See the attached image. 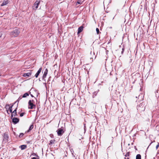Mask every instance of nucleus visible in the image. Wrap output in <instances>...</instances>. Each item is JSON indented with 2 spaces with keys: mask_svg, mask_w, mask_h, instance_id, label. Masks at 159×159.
Returning a JSON list of instances; mask_svg holds the SVG:
<instances>
[{
  "mask_svg": "<svg viewBox=\"0 0 159 159\" xmlns=\"http://www.w3.org/2000/svg\"><path fill=\"white\" fill-rule=\"evenodd\" d=\"M34 101L33 100H30L28 102V108L30 109H33L35 107V105L34 104Z\"/></svg>",
  "mask_w": 159,
  "mask_h": 159,
  "instance_id": "1",
  "label": "nucleus"
},
{
  "mask_svg": "<svg viewBox=\"0 0 159 159\" xmlns=\"http://www.w3.org/2000/svg\"><path fill=\"white\" fill-rule=\"evenodd\" d=\"M20 31L17 29H15L12 31L11 34V35L13 36H17L19 34Z\"/></svg>",
  "mask_w": 159,
  "mask_h": 159,
  "instance_id": "2",
  "label": "nucleus"
},
{
  "mask_svg": "<svg viewBox=\"0 0 159 159\" xmlns=\"http://www.w3.org/2000/svg\"><path fill=\"white\" fill-rule=\"evenodd\" d=\"M39 3L40 1H36L35 2L34 6L32 7L33 9L36 10L37 9L38 7V5H39Z\"/></svg>",
  "mask_w": 159,
  "mask_h": 159,
  "instance_id": "3",
  "label": "nucleus"
},
{
  "mask_svg": "<svg viewBox=\"0 0 159 159\" xmlns=\"http://www.w3.org/2000/svg\"><path fill=\"white\" fill-rule=\"evenodd\" d=\"M57 132L58 136H61L64 133L63 129L61 128L58 129Z\"/></svg>",
  "mask_w": 159,
  "mask_h": 159,
  "instance_id": "4",
  "label": "nucleus"
},
{
  "mask_svg": "<svg viewBox=\"0 0 159 159\" xmlns=\"http://www.w3.org/2000/svg\"><path fill=\"white\" fill-rule=\"evenodd\" d=\"M13 106V105H12L11 107H9V105L8 104H6V108L7 110V112L8 113V110H7L8 109L9 110L11 113H12V108Z\"/></svg>",
  "mask_w": 159,
  "mask_h": 159,
  "instance_id": "5",
  "label": "nucleus"
},
{
  "mask_svg": "<svg viewBox=\"0 0 159 159\" xmlns=\"http://www.w3.org/2000/svg\"><path fill=\"white\" fill-rule=\"evenodd\" d=\"M48 70L47 69H46L45 70H44V74H43V77H42V78H43V79H44L46 76H47V75L48 74Z\"/></svg>",
  "mask_w": 159,
  "mask_h": 159,
  "instance_id": "6",
  "label": "nucleus"
},
{
  "mask_svg": "<svg viewBox=\"0 0 159 159\" xmlns=\"http://www.w3.org/2000/svg\"><path fill=\"white\" fill-rule=\"evenodd\" d=\"M42 70V68L41 67H40L39 70L36 73V74L35 75V76L36 78H37L39 75V74L40 73L41 70Z\"/></svg>",
  "mask_w": 159,
  "mask_h": 159,
  "instance_id": "7",
  "label": "nucleus"
},
{
  "mask_svg": "<svg viewBox=\"0 0 159 159\" xmlns=\"http://www.w3.org/2000/svg\"><path fill=\"white\" fill-rule=\"evenodd\" d=\"M19 121V119L16 118L14 117L12 119V121L15 124H16L18 123Z\"/></svg>",
  "mask_w": 159,
  "mask_h": 159,
  "instance_id": "8",
  "label": "nucleus"
},
{
  "mask_svg": "<svg viewBox=\"0 0 159 159\" xmlns=\"http://www.w3.org/2000/svg\"><path fill=\"white\" fill-rule=\"evenodd\" d=\"M84 27L83 26H82L78 28V32L77 34H78L79 33H80V32H81L83 30Z\"/></svg>",
  "mask_w": 159,
  "mask_h": 159,
  "instance_id": "9",
  "label": "nucleus"
},
{
  "mask_svg": "<svg viewBox=\"0 0 159 159\" xmlns=\"http://www.w3.org/2000/svg\"><path fill=\"white\" fill-rule=\"evenodd\" d=\"M17 108H16L14 111L12 112V114L11 116V118H12L13 116H15L16 115V110Z\"/></svg>",
  "mask_w": 159,
  "mask_h": 159,
  "instance_id": "10",
  "label": "nucleus"
},
{
  "mask_svg": "<svg viewBox=\"0 0 159 159\" xmlns=\"http://www.w3.org/2000/svg\"><path fill=\"white\" fill-rule=\"evenodd\" d=\"M31 73L30 72H28L27 73H24L23 75V76L24 77H26V76L29 77L31 75Z\"/></svg>",
  "mask_w": 159,
  "mask_h": 159,
  "instance_id": "11",
  "label": "nucleus"
},
{
  "mask_svg": "<svg viewBox=\"0 0 159 159\" xmlns=\"http://www.w3.org/2000/svg\"><path fill=\"white\" fill-rule=\"evenodd\" d=\"M8 1H4L3 3L1 4V6H2L7 5L8 3Z\"/></svg>",
  "mask_w": 159,
  "mask_h": 159,
  "instance_id": "12",
  "label": "nucleus"
},
{
  "mask_svg": "<svg viewBox=\"0 0 159 159\" xmlns=\"http://www.w3.org/2000/svg\"><path fill=\"white\" fill-rule=\"evenodd\" d=\"M20 148L21 150H24L26 148V146L25 145H22L20 146Z\"/></svg>",
  "mask_w": 159,
  "mask_h": 159,
  "instance_id": "13",
  "label": "nucleus"
},
{
  "mask_svg": "<svg viewBox=\"0 0 159 159\" xmlns=\"http://www.w3.org/2000/svg\"><path fill=\"white\" fill-rule=\"evenodd\" d=\"M83 2V1H82L81 0H78L76 4V5H78V4H81Z\"/></svg>",
  "mask_w": 159,
  "mask_h": 159,
  "instance_id": "14",
  "label": "nucleus"
},
{
  "mask_svg": "<svg viewBox=\"0 0 159 159\" xmlns=\"http://www.w3.org/2000/svg\"><path fill=\"white\" fill-rule=\"evenodd\" d=\"M136 159H141V156L140 154H138L136 156Z\"/></svg>",
  "mask_w": 159,
  "mask_h": 159,
  "instance_id": "15",
  "label": "nucleus"
},
{
  "mask_svg": "<svg viewBox=\"0 0 159 159\" xmlns=\"http://www.w3.org/2000/svg\"><path fill=\"white\" fill-rule=\"evenodd\" d=\"M33 127H34L33 125H31L30 126V127L29 129L28 130V132H29L30 131V130L32 129H33Z\"/></svg>",
  "mask_w": 159,
  "mask_h": 159,
  "instance_id": "16",
  "label": "nucleus"
},
{
  "mask_svg": "<svg viewBox=\"0 0 159 159\" xmlns=\"http://www.w3.org/2000/svg\"><path fill=\"white\" fill-rule=\"evenodd\" d=\"M29 94L27 93H25L23 96L22 97V98H25L27 97V96H29Z\"/></svg>",
  "mask_w": 159,
  "mask_h": 159,
  "instance_id": "17",
  "label": "nucleus"
},
{
  "mask_svg": "<svg viewBox=\"0 0 159 159\" xmlns=\"http://www.w3.org/2000/svg\"><path fill=\"white\" fill-rule=\"evenodd\" d=\"M55 140H52L50 141V144H53L54 143Z\"/></svg>",
  "mask_w": 159,
  "mask_h": 159,
  "instance_id": "18",
  "label": "nucleus"
},
{
  "mask_svg": "<svg viewBox=\"0 0 159 159\" xmlns=\"http://www.w3.org/2000/svg\"><path fill=\"white\" fill-rule=\"evenodd\" d=\"M4 137L5 139H6V140L8 138V136L7 134H4Z\"/></svg>",
  "mask_w": 159,
  "mask_h": 159,
  "instance_id": "19",
  "label": "nucleus"
},
{
  "mask_svg": "<svg viewBox=\"0 0 159 159\" xmlns=\"http://www.w3.org/2000/svg\"><path fill=\"white\" fill-rule=\"evenodd\" d=\"M96 31L97 33V34H99L100 32H99V30L98 28H96Z\"/></svg>",
  "mask_w": 159,
  "mask_h": 159,
  "instance_id": "20",
  "label": "nucleus"
},
{
  "mask_svg": "<svg viewBox=\"0 0 159 159\" xmlns=\"http://www.w3.org/2000/svg\"><path fill=\"white\" fill-rule=\"evenodd\" d=\"M159 147V143H158L157 144V145L156 146V148L157 149H158Z\"/></svg>",
  "mask_w": 159,
  "mask_h": 159,
  "instance_id": "21",
  "label": "nucleus"
},
{
  "mask_svg": "<svg viewBox=\"0 0 159 159\" xmlns=\"http://www.w3.org/2000/svg\"><path fill=\"white\" fill-rule=\"evenodd\" d=\"M24 113H21L20 114V116L21 117L23 116H24Z\"/></svg>",
  "mask_w": 159,
  "mask_h": 159,
  "instance_id": "22",
  "label": "nucleus"
},
{
  "mask_svg": "<svg viewBox=\"0 0 159 159\" xmlns=\"http://www.w3.org/2000/svg\"><path fill=\"white\" fill-rule=\"evenodd\" d=\"M22 98V97H19V98H18V99L17 100V101L18 100L19 101Z\"/></svg>",
  "mask_w": 159,
  "mask_h": 159,
  "instance_id": "23",
  "label": "nucleus"
},
{
  "mask_svg": "<svg viewBox=\"0 0 159 159\" xmlns=\"http://www.w3.org/2000/svg\"><path fill=\"white\" fill-rule=\"evenodd\" d=\"M23 135V133H21L20 134V136H22Z\"/></svg>",
  "mask_w": 159,
  "mask_h": 159,
  "instance_id": "24",
  "label": "nucleus"
},
{
  "mask_svg": "<svg viewBox=\"0 0 159 159\" xmlns=\"http://www.w3.org/2000/svg\"><path fill=\"white\" fill-rule=\"evenodd\" d=\"M32 159H36V158L35 157H34L32 158Z\"/></svg>",
  "mask_w": 159,
  "mask_h": 159,
  "instance_id": "25",
  "label": "nucleus"
},
{
  "mask_svg": "<svg viewBox=\"0 0 159 159\" xmlns=\"http://www.w3.org/2000/svg\"><path fill=\"white\" fill-rule=\"evenodd\" d=\"M31 96H32V97L33 96L32 95H31Z\"/></svg>",
  "mask_w": 159,
  "mask_h": 159,
  "instance_id": "26",
  "label": "nucleus"
}]
</instances>
